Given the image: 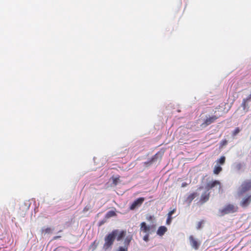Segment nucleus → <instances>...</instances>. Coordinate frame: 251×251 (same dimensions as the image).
I'll list each match as a JSON object with an SVG mask.
<instances>
[{
    "label": "nucleus",
    "mask_w": 251,
    "mask_h": 251,
    "mask_svg": "<svg viewBox=\"0 0 251 251\" xmlns=\"http://www.w3.org/2000/svg\"><path fill=\"white\" fill-rule=\"evenodd\" d=\"M44 231L45 232V233H49L51 232V229L50 227H47L46 229H45Z\"/></svg>",
    "instance_id": "nucleus-29"
},
{
    "label": "nucleus",
    "mask_w": 251,
    "mask_h": 251,
    "mask_svg": "<svg viewBox=\"0 0 251 251\" xmlns=\"http://www.w3.org/2000/svg\"><path fill=\"white\" fill-rule=\"evenodd\" d=\"M208 191H205L204 193L202 194L201 197V199L200 201L201 203H204L208 201L210 197V193L208 192Z\"/></svg>",
    "instance_id": "nucleus-10"
},
{
    "label": "nucleus",
    "mask_w": 251,
    "mask_h": 251,
    "mask_svg": "<svg viewBox=\"0 0 251 251\" xmlns=\"http://www.w3.org/2000/svg\"><path fill=\"white\" fill-rule=\"evenodd\" d=\"M222 171V168L219 166L214 167L213 173L214 174L218 175Z\"/></svg>",
    "instance_id": "nucleus-15"
},
{
    "label": "nucleus",
    "mask_w": 251,
    "mask_h": 251,
    "mask_svg": "<svg viewBox=\"0 0 251 251\" xmlns=\"http://www.w3.org/2000/svg\"><path fill=\"white\" fill-rule=\"evenodd\" d=\"M227 144V141L226 139L223 140L220 143V147L222 148L224 146L226 145Z\"/></svg>",
    "instance_id": "nucleus-22"
},
{
    "label": "nucleus",
    "mask_w": 251,
    "mask_h": 251,
    "mask_svg": "<svg viewBox=\"0 0 251 251\" xmlns=\"http://www.w3.org/2000/svg\"><path fill=\"white\" fill-rule=\"evenodd\" d=\"M118 232V230H114L105 236L104 238L105 243L103 246V249L106 250L112 246Z\"/></svg>",
    "instance_id": "nucleus-1"
},
{
    "label": "nucleus",
    "mask_w": 251,
    "mask_h": 251,
    "mask_svg": "<svg viewBox=\"0 0 251 251\" xmlns=\"http://www.w3.org/2000/svg\"><path fill=\"white\" fill-rule=\"evenodd\" d=\"M116 216V213L114 211H109L105 215V218L107 219Z\"/></svg>",
    "instance_id": "nucleus-14"
},
{
    "label": "nucleus",
    "mask_w": 251,
    "mask_h": 251,
    "mask_svg": "<svg viewBox=\"0 0 251 251\" xmlns=\"http://www.w3.org/2000/svg\"><path fill=\"white\" fill-rule=\"evenodd\" d=\"M60 237H61L60 236H56L53 237V240H56V239H58V238H59Z\"/></svg>",
    "instance_id": "nucleus-33"
},
{
    "label": "nucleus",
    "mask_w": 251,
    "mask_h": 251,
    "mask_svg": "<svg viewBox=\"0 0 251 251\" xmlns=\"http://www.w3.org/2000/svg\"><path fill=\"white\" fill-rule=\"evenodd\" d=\"M176 211V208L173 209L168 213V216L172 217V215Z\"/></svg>",
    "instance_id": "nucleus-26"
},
{
    "label": "nucleus",
    "mask_w": 251,
    "mask_h": 251,
    "mask_svg": "<svg viewBox=\"0 0 251 251\" xmlns=\"http://www.w3.org/2000/svg\"><path fill=\"white\" fill-rule=\"evenodd\" d=\"M241 106L244 110H246V111L248 110V109H247V107L248 106L247 102L244 100H243Z\"/></svg>",
    "instance_id": "nucleus-19"
},
{
    "label": "nucleus",
    "mask_w": 251,
    "mask_h": 251,
    "mask_svg": "<svg viewBox=\"0 0 251 251\" xmlns=\"http://www.w3.org/2000/svg\"><path fill=\"white\" fill-rule=\"evenodd\" d=\"M216 185H219V189H221V183L219 180H214L207 183L206 188L207 191H209Z\"/></svg>",
    "instance_id": "nucleus-9"
},
{
    "label": "nucleus",
    "mask_w": 251,
    "mask_h": 251,
    "mask_svg": "<svg viewBox=\"0 0 251 251\" xmlns=\"http://www.w3.org/2000/svg\"><path fill=\"white\" fill-rule=\"evenodd\" d=\"M167 230V228L165 226H161L159 227L157 231V234L159 236H162L165 234Z\"/></svg>",
    "instance_id": "nucleus-11"
},
{
    "label": "nucleus",
    "mask_w": 251,
    "mask_h": 251,
    "mask_svg": "<svg viewBox=\"0 0 251 251\" xmlns=\"http://www.w3.org/2000/svg\"><path fill=\"white\" fill-rule=\"evenodd\" d=\"M143 240L146 242H148L149 241V233H146V234L143 237Z\"/></svg>",
    "instance_id": "nucleus-25"
},
{
    "label": "nucleus",
    "mask_w": 251,
    "mask_h": 251,
    "mask_svg": "<svg viewBox=\"0 0 251 251\" xmlns=\"http://www.w3.org/2000/svg\"><path fill=\"white\" fill-rule=\"evenodd\" d=\"M238 207L233 204H228L226 205L222 209L219 210V212L222 216L226 214L232 213L237 211Z\"/></svg>",
    "instance_id": "nucleus-3"
},
{
    "label": "nucleus",
    "mask_w": 251,
    "mask_h": 251,
    "mask_svg": "<svg viewBox=\"0 0 251 251\" xmlns=\"http://www.w3.org/2000/svg\"><path fill=\"white\" fill-rule=\"evenodd\" d=\"M189 240L191 246L195 250H198L200 247V243L198 242L192 235L189 237Z\"/></svg>",
    "instance_id": "nucleus-8"
},
{
    "label": "nucleus",
    "mask_w": 251,
    "mask_h": 251,
    "mask_svg": "<svg viewBox=\"0 0 251 251\" xmlns=\"http://www.w3.org/2000/svg\"><path fill=\"white\" fill-rule=\"evenodd\" d=\"M117 251H127V248L120 247Z\"/></svg>",
    "instance_id": "nucleus-28"
},
{
    "label": "nucleus",
    "mask_w": 251,
    "mask_h": 251,
    "mask_svg": "<svg viewBox=\"0 0 251 251\" xmlns=\"http://www.w3.org/2000/svg\"><path fill=\"white\" fill-rule=\"evenodd\" d=\"M172 219L173 218L172 217L168 216V217H167V219L166 220V224L167 225H170L172 222Z\"/></svg>",
    "instance_id": "nucleus-24"
},
{
    "label": "nucleus",
    "mask_w": 251,
    "mask_h": 251,
    "mask_svg": "<svg viewBox=\"0 0 251 251\" xmlns=\"http://www.w3.org/2000/svg\"><path fill=\"white\" fill-rule=\"evenodd\" d=\"M155 227V225L147 226L145 222H142L140 225V230L146 233H149L150 230L154 229Z\"/></svg>",
    "instance_id": "nucleus-5"
},
{
    "label": "nucleus",
    "mask_w": 251,
    "mask_h": 251,
    "mask_svg": "<svg viewBox=\"0 0 251 251\" xmlns=\"http://www.w3.org/2000/svg\"><path fill=\"white\" fill-rule=\"evenodd\" d=\"M187 185V183L186 182H183L181 184V187H186Z\"/></svg>",
    "instance_id": "nucleus-32"
},
{
    "label": "nucleus",
    "mask_w": 251,
    "mask_h": 251,
    "mask_svg": "<svg viewBox=\"0 0 251 251\" xmlns=\"http://www.w3.org/2000/svg\"><path fill=\"white\" fill-rule=\"evenodd\" d=\"M251 202V195H247L241 201L240 204L243 207H246Z\"/></svg>",
    "instance_id": "nucleus-6"
},
{
    "label": "nucleus",
    "mask_w": 251,
    "mask_h": 251,
    "mask_svg": "<svg viewBox=\"0 0 251 251\" xmlns=\"http://www.w3.org/2000/svg\"><path fill=\"white\" fill-rule=\"evenodd\" d=\"M146 219H147V220L148 221H151L152 220V219H153V216H148L146 218Z\"/></svg>",
    "instance_id": "nucleus-31"
},
{
    "label": "nucleus",
    "mask_w": 251,
    "mask_h": 251,
    "mask_svg": "<svg viewBox=\"0 0 251 251\" xmlns=\"http://www.w3.org/2000/svg\"><path fill=\"white\" fill-rule=\"evenodd\" d=\"M243 165L241 163H237L235 164L234 168L236 171H239L242 169Z\"/></svg>",
    "instance_id": "nucleus-18"
},
{
    "label": "nucleus",
    "mask_w": 251,
    "mask_h": 251,
    "mask_svg": "<svg viewBox=\"0 0 251 251\" xmlns=\"http://www.w3.org/2000/svg\"><path fill=\"white\" fill-rule=\"evenodd\" d=\"M219 118L218 116L216 115H213L211 116H209L208 117H206L204 122L201 124V126L202 127H205L210 124L214 123L217 119Z\"/></svg>",
    "instance_id": "nucleus-4"
},
{
    "label": "nucleus",
    "mask_w": 251,
    "mask_h": 251,
    "mask_svg": "<svg viewBox=\"0 0 251 251\" xmlns=\"http://www.w3.org/2000/svg\"><path fill=\"white\" fill-rule=\"evenodd\" d=\"M119 181V177H113V184L115 185H117L118 181Z\"/></svg>",
    "instance_id": "nucleus-23"
},
{
    "label": "nucleus",
    "mask_w": 251,
    "mask_h": 251,
    "mask_svg": "<svg viewBox=\"0 0 251 251\" xmlns=\"http://www.w3.org/2000/svg\"><path fill=\"white\" fill-rule=\"evenodd\" d=\"M97 245H98V243H97V241L95 240L91 244L90 248H92L93 249V250H95L96 249Z\"/></svg>",
    "instance_id": "nucleus-20"
},
{
    "label": "nucleus",
    "mask_w": 251,
    "mask_h": 251,
    "mask_svg": "<svg viewBox=\"0 0 251 251\" xmlns=\"http://www.w3.org/2000/svg\"><path fill=\"white\" fill-rule=\"evenodd\" d=\"M88 209L89 208H87V207H85L83 209V211H87L88 210Z\"/></svg>",
    "instance_id": "nucleus-34"
},
{
    "label": "nucleus",
    "mask_w": 251,
    "mask_h": 251,
    "mask_svg": "<svg viewBox=\"0 0 251 251\" xmlns=\"http://www.w3.org/2000/svg\"><path fill=\"white\" fill-rule=\"evenodd\" d=\"M240 129L239 127H236L232 132V135L235 136L239 133Z\"/></svg>",
    "instance_id": "nucleus-21"
},
{
    "label": "nucleus",
    "mask_w": 251,
    "mask_h": 251,
    "mask_svg": "<svg viewBox=\"0 0 251 251\" xmlns=\"http://www.w3.org/2000/svg\"><path fill=\"white\" fill-rule=\"evenodd\" d=\"M243 100H244L247 102H248L249 101H251V95L250 94V95H249L247 97V98H246V99H244Z\"/></svg>",
    "instance_id": "nucleus-30"
},
{
    "label": "nucleus",
    "mask_w": 251,
    "mask_h": 251,
    "mask_svg": "<svg viewBox=\"0 0 251 251\" xmlns=\"http://www.w3.org/2000/svg\"><path fill=\"white\" fill-rule=\"evenodd\" d=\"M126 234V232L125 231H121L119 234L117 233V241H120L125 236Z\"/></svg>",
    "instance_id": "nucleus-13"
},
{
    "label": "nucleus",
    "mask_w": 251,
    "mask_h": 251,
    "mask_svg": "<svg viewBox=\"0 0 251 251\" xmlns=\"http://www.w3.org/2000/svg\"><path fill=\"white\" fill-rule=\"evenodd\" d=\"M226 161V157L224 156H221L219 159L217 160V164L220 165H223L225 164Z\"/></svg>",
    "instance_id": "nucleus-16"
},
{
    "label": "nucleus",
    "mask_w": 251,
    "mask_h": 251,
    "mask_svg": "<svg viewBox=\"0 0 251 251\" xmlns=\"http://www.w3.org/2000/svg\"><path fill=\"white\" fill-rule=\"evenodd\" d=\"M198 196V194L196 192H194L191 194H190L187 198V201L189 202H191V201Z\"/></svg>",
    "instance_id": "nucleus-12"
},
{
    "label": "nucleus",
    "mask_w": 251,
    "mask_h": 251,
    "mask_svg": "<svg viewBox=\"0 0 251 251\" xmlns=\"http://www.w3.org/2000/svg\"><path fill=\"white\" fill-rule=\"evenodd\" d=\"M203 224V221L199 222L197 225V229H200L201 227V226Z\"/></svg>",
    "instance_id": "nucleus-27"
},
{
    "label": "nucleus",
    "mask_w": 251,
    "mask_h": 251,
    "mask_svg": "<svg viewBox=\"0 0 251 251\" xmlns=\"http://www.w3.org/2000/svg\"><path fill=\"white\" fill-rule=\"evenodd\" d=\"M249 191H251V179H246L242 182L238 188L237 195L241 197Z\"/></svg>",
    "instance_id": "nucleus-2"
},
{
    "label": "nucleus",
    "mask_w": 251,
    "mask_h": 251,
    "mask_svg": "<svg viewBox=\"0 0 251 251\" xmlns=\"http://www.w3.org/2000/svg\"><path fill=\"white\" fill-rule=\"evenodd\" d=\"M157 154H155L149 161L145 162V164L149 165H151L154 161H155V160L157 159Z\"/></svg>",
    "instance_id": "nucleus-17"
},
{
    "label": "nucleus",
    "mask_w": 251,
    "mask_h": 251,
    "mask_svg": "<svg viewBox=\"0 0 251 251\" xmlns=\"http://www.w3.org/2000/svg\"><path fill=\"white\" fill-rule=\"evenodd\" d=\"M144 198H139L137 199L131 204L130 206V209L131 210H133L137 206L141 205L144 201Z\"/></svg>",
    "instance_id": "nucleus-7"
}]
</instances>
